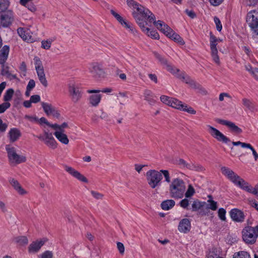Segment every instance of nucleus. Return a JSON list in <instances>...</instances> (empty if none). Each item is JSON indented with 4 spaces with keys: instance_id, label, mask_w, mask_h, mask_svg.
Wrapping results in <instances>:
<instances>
[{
    "instance_id": "58",
    "label": "nucleus",
    "mask_w": 258,
    "mask_h": 258,
    "mask_svg": "<svg viewBox=\"0 0 258 258\" xmlns=\"http://www.w3.org/2000/svg\"><path fill=\"white\" fill-rule=\"evenodd\" d=\"M52 257L53 253L49 250L45 251L41 254V258H52Z\"/></svg>"
},
{
    "instance_id": "11",
    "label": "nucleus",
    "mask_w": 258,
    "mask_h": 258,
    "mask_svg": "<svg viewBox=\"0 0 258 258\" xmlns=\"http://www.w3.org/2000/svg\"><path fill=\"white\" fill-rule=\"evenodd\" d=\"M14 20V13L11 10H8L1 15V25L6 28L9 27Z\"/></svg>"
},
{
    "instance_id": "6",
    "label": "nucleus",
    "mask_w": 258,
    "mask_h": 258,
    "mask_svg": "<svg viewBox=\"0 0 258 258\" xmlns=\"http://www.w3.org/2000/svg\"><path fill=\"white\" fill-rule=\"evenodd\" d=\"M246 22L251 30L258 35V11L253 10L247 13Z\"/></svg>"
},
{
    "instance_id": "32",
    "label": "nucleus",
    "mask_w": 258,
    "mask_h": 258,
    "mask_svg": "<svg viewBox=\"0 0 258 258\" xmlns=\"http://www.w3.org/2000/svg\"><path fill=\"white\" fill-rule=\"evenodd\" d=\"M241 189L249 193L252 194L254 195L258 196V183L255 185L254 188H253L247 182L245 181V184H243V186L241 187Z\"/></svg>"
},
{
    "instance_id": "19",
    "label": "nucleus",
    "mask_w": 258,
    "mask_h": 258,
    "mask_svg": "<svg viewBox=\"0 0 258 258\" xmlns=\"http://www.w3.org/2000/svg\"><path fill=\"white\" fill-rule=\"evenodd\" d=\"M69 92L72 101L76 103L82 97V92L81 90L77 87H75L74 85H70L69 87Z\"/></svg>"
},
{
    "instance_id": "18",
    "label": "nucleus",
    "mask_w": 258,
    "mask_h": 258,
    "mask_svg": "<svg viewBox=\"0 0 258 258\" xmlns=\"http://www.w3.org/2000/svg\"><path fill=\"white\" fill-rule=\"evenodd\" d=\"M41 105L44 112L47 115H52L57 118L59 117L60 113L51 104L42 102Z\"/></svg>"
},
{
    "instance_id": "39",
    "label": "nucleus",
    "mask_w": 258,
    "mask_h": 258,
    "mask_svg": "<svg viewBox=\"0 0 258 258\" xmlns=\"http://www.w3.org/2000/svg\"><path fill=\"white\" fill-rule=\"evenodd\" d=\"M15 242L20 245H26L28 243V239L24 236H17L14 239Z\"/></svg>"
},
{
    "instance_id": "26",
    "label": "nucleus",
    "mask_w": 258,
    "mask_h": 258,
    "mask_svg": "<svg viewBox=\"0 0 258 258\" xmlns=\"http://www.w3.org/2000/svg\"><path fill=\"white\" fill-rule=\"evenodd\" d=\"M9 181L19 194L24 195L27 193V191L22 187L20 183L16 179L10 178L9 179Z\"/></svg>"
},
{
    "instance_id": "40",
    "label": "nucleus",
    "mask_w": 258,
    "mask_h": 258,
    "mask_svg": "<svg viewBox=\"0 0 258 258\" xmlns=\"http://www.w3.org/2000/svg\"><path fill=\"white\" fill-rule=\"evenodd\" d=\"M186 168L191 170H195V171H202L204 169L203 167H202L201 165L195 164L192 162H190L187 164Z\"/></svg>"
},
{
    "instance_id": "22",
    "label": "nucleus",
    "mask_w": 258,
    "mask_h": 258,
    "mask_svg": "<svg viewBox=\"0 0 258 258\" xmlns=\"http://www.w3.org/2000/svg\"><path fill=\"white\" fill-rule=\"evenodd\" d=\"M110 13L122 26H124L127 29H130V30L132 33H135L136 30L134 29L132 25L126 22L121 16H120L118 14H117L113 10L110 11Z\"/></svg>"
},
{
    "instance_id": "62",
    "label": "nucleus",
    "mask_w": 258,
    "mask_h": 258,
    "mask_svg": "<svg viewBox=\"0 0 258 258\" xmlns=\"http://www.w3.org/2000/svg\"><path fill=\"white\" fill-rule=\"evenodd\" d=\"M247 148L249 149L252 151L255 161H257L258 159V154L256 153L253 147L249 144V147H247Z\"/></svg>"
},
{
    "instance_id": "46",
    "label": "nucleus",
    "mask_w": 258,
    "mask_h": 258,
    "mask_svg": "<svg viewBox=\"0 0 258 258\" xmlns=\"http://www.w3.org/2000/svg\"><path fill=\"white\" fill-rule=\"evenodd\" d=\"M34 60L36 71L44 70L42 62L38 57L35 56L34 58Z\"/></svg>"
},
{
    "instance_id": "3",
    "label": "nucleus",
    "mask_w": 258,
    "mask_h": 258,
    "mask_svg": "<svg viewBox=\"0 0 258 258\" xmlns=\"http://www.w3.org/2000/svg\"><path fill=\"white\" fill-rule=\"evenodd\" d=\"M133 16L142 30L148 36H150L152 38H154L155 39H158L159 38V35L156 30H151L149 28L146 27V26L148 25L146 21L140 18L138 14L135 12L133 13Z\"/></svg>"
},
{
    "instance_id": "23",
    "label": "nucleus",
    "mask_w": 258,
    "mask_h": 258,
    "mask_svg": "<svg viewBox=\"0 0 258 258\" xmlns=\"http://www.w3.org/2000/svg\"><path fill=\"white\" fill-rule=\"evenodd\" d=\"M190 221L188 219L184 218L179 222L178 226V230L179 232L183 233H187L190 231Z\"/></svg>"
},
{
    "instance_id": "52",
    "label": "nucleus",
    "mask_w": 258,
    "mask_h": 258,
    "mask_svg": "<svg viewBox=\"0 0 258 258\" xmlns=\"http://www.w3.org/2000/svg\"><path fill=\"white\" fill-rule=\"evenodd\" d=\"M11 104L9 102H4L0 104V113H4L7 109L10 108Z\"/></svg>"
},
{
    "instance_id": "54",
    "label": "nucleus",
    "mask_w": 258,
    "mask_h": 258,
    "mask_svg": "<svg viewBox=\"0 0 258 258\" xmlns=\"http://www.w3.org/2000/svg\"><path fill=\"white\" fill-rule=\"evenodd\" d=\"M161 173H162L165 178V181L168 183H171L170 177L168 170H161L160 171Z\"/></svg>"
},
{
    "instance_id": "17",
    "label": "nucleus",
    "mask_w": 258,
    "mask_h": 258,
    "mask_svg": "<svg viewBox=\"0 0 258 258\" xmlns=\"http://www.w3.org/2000/svg\"><path fill=\"white\" fill-rule=\"evenodd\" d=\"M64 170L68 172L70 174L73 176L74 177L77 178L78 180L87 183L88 180L87 178L85 177L83 174H82L80 172L75 169L72 167L65 165L64 166Z\"/></svg>"
},
{
    "instance_id": "53",
    "label": "nucleus",
    "mask_w": 258,
    "mask_h": 258,
    "mask_svg": "<svg viewBox=\"0 0 258 258\" xmlns=\"http://www.w3.org/2000/svg\"><path fill=\"white\" fill-rule=\"evenodd\" d=\"M51 45V41L42 40L41 42V47L45 49H48L50 48Z\"/></svg>"
},
{
    "instance_id": "4",
    "label": "nucleus",
    "mask_w": 258,
    "mask_h": 258,
    "mask_svg": "<svg viewBox=\"0 0 258 258\" xmlns=\"http://www.w3.org/2000/svg\"><path fill=\"white\" fill-rule=\"evenodd\" d=\"M147 180L149 185L155 188L160 184L162 179V174L156 170H150L146 173Z\"/></svg>"
},
{
    "instance_id": "8",
    "label": "nucleus",
    "mask_w": 258,
    "mask_h": 258,
    "mask_svg": "<svg viewBox=\"0 0 258 258\" xmlns=\"http://www.w3.org/2000/svg\"><path fill=\"white\" fill-rule=\"evenodd\" d=\"M89 72L96 78H104L105 72L102 65L98 62H93L90 64Z\"/></svg>"
},
{
    "instance_id": "41",
    "label": "nucleus",
    "mask_w": 258,
    "mask_h": 258,
    "mask_svg": "<svg viewBox=\"0 0 258 258\" xmlns=\"http://www.w3.org/2000/svg\"><path fill=\"white\" fill-rule=\"evenodd\" d=\"M233 258H251V256L247 252L240 251L235 252L233 255Z\"/></svg>"
},
{
    "instance_id": "45",
    "label": "nucleus",
    "mask_w": 258,
    "mask_h": 258,
    "mask_svg": "<svg viewBox=\"0 0 258 258\" xmlns=\"http://www.w3.org/2000/svg\"><path fill=\"white\" fill-rule=\"evenodd\" d=\"M204 203H205L201 202L198 200L194 201L192 204V211H197L201 209L203 207Z\"/></svg>"
},
{
    "instance_id": "47",
    "label": "nucleus",
    "mask_w": 258,
    "mask_h": 258,
    "mask_svg": "<svg viewBox=\"0 0 258 258\" xmlns=\"http://www.w3.org/2000/svg\"><path fill=\"white\" fill-rule=\"evenodd\" d=\"M19 36L24 40L26 41H29L30 38H28V36L26 35V31L23 28H19L17 30Z\"/></svg>"
},
{
    "instance_id": "63",
    "label": "nucleus",
    "mask_w": 258,
    "mask_h": 258,
    "mask_svg": "<svg viewBox=\"0 0 258 258\" xmlns=\"http://www.w3.org/2000/svg\"><path fill=\"white\" fill-rule=\"evenodd\" d=\"M35 86V82L34 80L31 79L27 86V90H32Z\"/></svg>"
},
{
    "instance_id": "1",
    "label": "nucleus",
    "mask_w": 258,
    "mask_h": 258,
    "mask_svg": "<svg viewBox=\"0 0 258 258\" xmlns=\"http://www.w3.org/2000/svg\"><path fill=\"white\" fill-rule=\"evenodd\" d=\"M185 188V183L182 179L179 178L173 179L169 186L170 197L175 199L182 198Z\"/></svg>"
},
{
    "instance_id": "57",
    "label": "nucleus",
    "mask_w": 258,
    "mask_h": 258,
    "mask_svg": "<svg viewBox=\"0 0 258 258\" xmlns=\"http://www.w3.org/2000/svg\"><path fill=\"white\" fill-rule=\"evenodd\" d=\"M180 207L184 209H187L189 205V201L187 199L182 200L179 203Z\"/></svg>"
},
{
    "instance_id": "21",
    "label": "nucleus",
    "mask_w": 258,
    "mask_h": 258,
    "mask_svg": "<svg viewBox=\"0 0 258 258\" xmlns=\"http://www.w3.org/2000/svg\"><path fill=\"white\" fill-rule=\"evenodd\" d=\"M46 241L47 240L46 239H43L40 240L33 241L28 247L29 252L30 253H35L37 252Z\"/></svg>"
},
{
    "instance_id": "15",
    "label": "nucleus",
    "mask_w": 258,
    "mask_h": 258,
    "mask_svg": "<svg viewBox=\"0 0 258 258\" xmlns=\"http://www.w3.org/2000/svg\"><path fill=\"white\" fill-rule=\"evenodd\" d=\"M215 121L219 124L227 126L231 132L236 134H239L242 132V130L233 122L220 118H216Z\"/></svg>"
},
{
    "instance_id": "27",
    "label": "nucleus",
    "mask_w": 258,
    "mask_h": 258,
    "mask_svg": "<svg viewBox=\"0 0 258 258\" xmlns=\"http://www.w3.org/2000/svg\"><path fill=\"white\" fill-rule=\"evenodd\" d=\"M10 51V47L9 45H5L0 50V64L2 66L5 65L7 61Z\"/></svg>"
},
{
    "instance_id": "14",
    "label": "nucleus",
    "mask_w": 258,
    "mask_h": 258,
    "mask_svg": "<svg viewBox=\"0 0 258 258\" xmlns=\"http://www.w3.org/2000/svg\"><path fill=\"white\" fill-rule=\"evenodd\" d=\"M209 128V132L211 135L216 139L218 141L227 144L230 142V140L220 132L216 128L208 125L207 126Z\"/></svg>"
},
{
    "instance_id": "29",
    "label": "nucleus",
    "mask_w": 258,
    "mask_h": 258,
    "mask_svg": "<svg viewBox=\"0 0 258 258\" xmlns=\"http://www.w3.org/2000/svg\"><path fill=\"white\" fill-rule=\"evenodd\" d=\"M209 199L207 201V202L209 203L207 205V211H201L200 213L202 215H205L208 214L209 212L208 210L211 209L213 211H215L217 209V202L213 201L212 200V196L210 195L208 196Z\"/></svg>"
},
{
    "instance_id": "50",
    "label": "nucleus",
    "mask_w": 258,
    "mask_h": 258,
    "mask_svg": "<svg viewBox=\"0 0 258 258\" xmlns=\"http://www.w3.org/2000/svg\"><path fill=\"white\" fill-rule=\"evenodd\" d=\"M226 210L222 208H221L219 209L218 212V215L219 218L222 221H225L226 220Z\"/></svg>"
},
{
    "instance_id": "2",
    "label": "nucleus",
    "mask_w": 258,
    "mask_h": 258,
    "mask_svg": "<svg viewBox=\"0 0 258 258\" xmlns=\"http://www.w3.org/2000/svg\"><path fill=\"white\" fill-rule=\"evenodd\" d=\"M222 173L226 176L234 184L241 188L245 181L239 176L235 173L234 171L226 167H222L221 168Z\"/></svg>"
},
{
    "instance_id": "16",
    "label": "nucleus",
    "mask_w": 258,
    "mask_h": 258,
    "mask_svg": "<svg viewBox=\"0 0 258 258\" xmlns=\"http://www.w3.org/2000/svg\"><path fill=\"white\" fill-rule=\"evenodd\" d=\"M229 215L234 222L242 223L244 221L245 216L243 212L237 208L231 209L229 212Z\"/></svg>"
},
{
    "instance_id": "61",
    "label": "nucleus",
    "mask_w": 258,
    "mask_h": 258,
    "mask_svg": "<svg viewBox=\"0 0 258 258\" xmlns=\"http://www.w3.org/2000/svg\"><path fill=\"white\" fill-rule=\"evenodd\" d=\"M117 247L118 250L121 254L124 253V246L122 243L120 242H117Z\"/></svg>"
},
{
    "instance_id": "30",
    "label": "nucleus",
    "mask_w": 258,
    "mask_h": 258,
    "mask_svg": "<svg viewBox=\"0 0 258 258\" xmlns=\"http://www.w3.org/2000/svg\"><path fill=\"white\" fill-rule=\"evenodd\" d=\"M1 75L3 76H6L10 80H18L16 75L12 74L9 71V67L8 66H2Z\"/></svg>"
},
{
    "instance_id": "34",
    "label": "nucleus",
    "mask_w": 258,
    "mask_h": 258,
    "mask_svg": "<svg viewBox=\"0 0 258 258\" xmlns=\"http://www.w3.org/2000/svg\"><path fill=\"white\" fill-rule=\"evenodd\" d=\"M144 96L145 100L148 102V103L152 105L155 103V100L154 99L155 96L151 90H146L144 92Z\"/></svg>"
},
{
    "instance_id": "49",
    "label": "nucleus",
    "mask_w": 258,
    "mask_h": 258,
    "mask_svg": "<svg viewBox=\"0 0 258 258\" xmlns=\"http://www.w3.org/2000/svg\"><path fill=\"white\" fill-rule=\"evenodd\" d=\"M173 98L169 97L166 95H162L160 97L161 101L164 104L168 105V106L170 105V103L171 102V100H172Z\"/></svg>"
},
{
    "instance_id": "37",
    "label": "nucleus",
    "mask_w": 258,
    "mask_h": 258,
    "mask_svg": "<svg viewBox=\"0 0 258 258\" xmlns=\"http://www.w3.org/2000/svg\"><path fill=\"white\" fill-rule=\"evenodd\" d=\"M137 11L138 12V13H137L136 12V13L138 14V15L140 18L141 17H140L139 15H140L142 17L146 19L147 17V15L150 14V10L148 9L145 8L141 5L139 7H138V9L137 10ZM133 13H134V12Z\"/></svg>"
},
{
    "instance_id": "64",
    "label": "nucleus",
    "mask_w": 258,
    "mask_h": 258,
    "mask_svg": "<svg viewBox=\"0 0 258 258\" xmlns=\"http://www.w3.org/2000/svg\"><path fill=\"white\" fill-rule=\"evenodd\" d=\"M185 13L191 19H194L196 17V13L192 10H185Z\"/></svg>"
},
{
    "instance_id": "33",
    "label": "nucleus",
    "mask_w": 258,
    "mask_h": 258,
    "mask_svg": "<svg viewBox=\"0 0 258 258\" xmlns=\"http://www.w3.org/2000/svg\"><path fill=\"white\" fill-rule=\"evenodd\" d=\"M101 95L99 94L91 95L89 98V103L92 106H97L101 101Z\"/></svg>"
},
{
    "instance_id": "56",
    "label": "nucleus",
    "mask_w": 258,
    "mask_h": 258,
    "mask_svg": "<svg viewBox=\"0 0 258 258\" xmlns=\"http://www.w3.org/2000/svg\"><path fill=\"white\" fill-rule=\"evenodd\" d=\"M232 144L234 146H239V145H240L243 148H247V147H249V144L248 143H243V142H241L240 141L232 142Z\"/></svg>"
},
{
    "instance_id": "43",
    "label": "nucleus",
    "mask_w": 258,
    "mask_h": 258,
    "mask_svg": "<svg viewBox=\"0 0 258 258\" xmlns=\"http://www.w3.org/2000/svg\"><path fill=\"white\" fill-rule=\"evenodd\" d=\"M219 251L216 248H212L207 254V258H219Z\"/></svg>"
},
{
    "instance_id": "9",
    "label": "nucleus",
    "mask_w": 258,
    "mask_h": 258,
    "mask_svg": "<svg viewBox=\"0 0 258 258\" xmlns=\"http://www.w3.org/2000/svg\"><path fill=\"white\" fill-rule=\"evenodd\" d=\"M170 106L176 109L186 111L190 114H195L196 111L191 107H188L186 104L183 103L181 101L173 98L171 100Z\"/></svg>"
},
{
    "instance_id": "60",
    "label": "nucleus",
    "mask_w": 258,
    "mask_h": 258,
    "mask_svg": "<svg viewBox=\"0 0 258 258\" xmlns=\"http://www.w3.org/2000/svg\"><path fill=\"white\" fill-rule=\"evenodd\" d=\"M8 127L6 123H4L3 120L0 118V134L4 133Z\"/></svg>"
},
{
    "instance_id": "55",
    "label": "nucleus",
    "mask_w": 258,
    "mask_h": 258,
    "mask_svg": "<svg viewBox=\"0 0 258 258\" xmlns=\"http://www.w3.org/2000/svg\"><path fill=\"white\" fill-rule=\"evenodd\" d=\"M214 22L216 25V29L219 31L220 32L222 28V25L221 24V21L220 19L217 17H215L214 18Z\"/></svg>"
},
{
    "instance_id": "10",
    "label": "nucleus",
    "mask_w": 258,
    "mask_h": 258,
    "mask_svg": "<svg viewBox=\"0 0 258 258\" xmlns=\"http://www.w3.org/2000/svg\"><path fill=\"white\" fill-rule=\"evenodd\" d=\"M242 238L243 240L248 244H253L256 241L253 227H246L242 231Z\"/></svg>"
},
{
    "instance_id": "24",
    "label": "nucleus",
    "mask_w": 258,
    "mask_h": 258,
    "mask_svg": "<svg viewBox=\"0 0 258 258\" xmlns=\"http://www.w3.org/2000/svg\"><path fill=\"white\" fill-rule=\"evenodd\" d=\"M179 78L184 81L185 83L190 85V86L195 89H199L204 94H207V91L203 88H202L200 85L196 83L194 81L191 80L188 77H185L184 75H180Z\"/></svg>"
},
{
    "instance_id": "20",
    "label": "nucleus",
    "mask_w": 258,
    "mask_h": 258,
    "mask_svg": "<svg viewBox=\"0 0 258 258\" xmlns=\"http://www.w3.org/2000/svg\"><path fill=\"white\" fill-rule=\"evenodd\" d=\"M154 54L155 57L158 59L159 61L163 64L165 65L166 67V69L168 71L171 73H175L178 72L179 70L176 68H174L168 62L167 60L163 57L160 54L156 52H154Z\"/></svg>"
},
{
    "instance_id": "5",
    "label": "nucleus",
    "mask_w": 258,
    "mask_h": 258,
    "mask_svg": "<svg viewBox=\"0 0 258 258\" xmlns=\"http://www.w3.org/2000/svg\"><path fill=\"white\" fill-rule=\"evenodd\" d=\"M6 150L8 153L9 159L11 162L20 164L26 161V157L17 154L15 148L11 145H6Z\"/></svg>"
},
{
    "instance_id": "12",
    "label": "nucleus",
    "mask_w": 258,
    "mask_h": 258,
    "mask_svg": "<svg viewBox=\"0 0 258 258\" xmlns=\"http://www.w3.org/2000/svg\"><path fill=\"white\" fill-rule=\"evenodd\" d=\"M218 39L215 36L212 32L210 33V48L211 50V54L213 60L217 64H219L220 60L218 55V50L217 49V45Z\"/></svg>"
},
{
    "instance_id": "25",
    "label": "nucleus",
    "mask_w": 258,
    "mask_h": 258,
    "mask_svg": "<svg viewBox=\"0 0 258 258\" xmlns=\"http://www.w3.org/2000/svg\"><path fill=\"white\" fill-rule=\"evenodd\" d=\"M146 19L148 20L150 23L153 22L157 29L161 31L163 30V27H164V25H167L162 21L158 20L156 21L155 15L150 11V14L147 15Z\"/></svg>"
},
{
    "instance_id": "28",
    "label": "nucleus",
    "mask_w": 258,
    "mask_h": 258,
    "mask_svg": "<svg viewBox=\"0 0 258 258\" xmlns=\"http://www.w3.org/2000/svg\"><path fill=\"white\" fill-rule=\"evenodd\" d=\"M21 136L20 131L17 128H11L9 133L8 137L10 142L13 143L17 141Z\"/></svg>"
},
{
    "instance_id": "59",
    "label": "nucleus",
    "mask_w": 258,
    "mask_h": 258,
    "mask_svg": "<svg viewBox=\"0 0 258 258\" xmlns=\"http://www.w3.org/2000/svg\"><path fill=\"white\" fill-rule=\"evenodd\" d=\"M30 100L32 103H37L40 101V97L38 95H34L31 96Z\"/></svg>"
},
{
    "instance_id": "13",
    "label": "nucleus",
    "mask_w": 258,
    "mask_h": 258,
    "mask_svg": "<svg viewBox=\"0 0 258 258\" xmlns=\"http://www.w3.org/2000/svg\"><path fill=\"white\" fill-rule=\"evenodd\" d=\"M161 31L167 37L172 40H173L175 42H177L181 45H183L184 44V41L182 38L178 34L175 33L167 25H164V27H163V29Z\"/></svg>"
},
{
    "instance_id": "35",
    "label": "nucleus",
    "mask_w": 258,
    "mask_h": 258,
    "mask_svg": "<svg viewBox=\"0 0 258 258\" xmlns=\"http://www.w3.org/2000/svg\"><path fill=\"white\" fill-rule=\"evenodd\" d=\"M175 204L174 200H167L161 203V207L163 210H169L174 206Z\"/></svg>"
},
{
    "instance_id": "38",
    "label": "nucleus",
    "mask_w": 258,
    "mask_h": 258,
    "mask_svg": "<svg viewBox=\"0 0 258 258\" xmlns=\"http://www.w3.org/2000/svg\"><path fill=\"white\" fill-rule=\"evenodd\" d=\"M242 102L243 105L251 111L257 110L255 108L254 104L249 99L247 98H243L242 99Z\"/></svg>"
},
{
    "instance_id": "36",
    "label": "nucleus",
    "mask_w": 258,
    "mask_h": 258,
    "mask_svg": "<svg viewBox=\"0 0 258 258\" xmlns=\"http://www.w3.org/2000/svg\"><path fill=\"white\" fill-rule=\"evenodd\" d=\"M39 81L44 87L48 86L47 81L46 80L44 70L36 71Z\"/></svg>"
},
{
    "instance_id": "48",
    "label": "nucleus",
    "mask_w": 258,
    "mask_h": 258,
    "mask_svg": "<svg viewBox=\"0 0 258 258\" xmlns=\"http://www.w3.org/2000/svg\"><path fill=\"white\" fill-rule=\"evenodd\" d=\"M126 3L127 6L133 9H138V7H139L141 5L138 3L136 2L134 0H127Z\"/></svg>"
},
{
    "instance_id": "31",
    "label": "nucleus",
    "mask_w": 258,
    "mask_h": 258,
    "mask_svg": "<svg viewBox=\"0 0 258 258\" xmlns=\"http://www.w3.org/2000/svg\"><path fill=\"white\" fill-rule=\"evenodd\" d=\"M53 134L56 138L62 144L64 145L69 144V140L64 132L55 131Z\"/></svg>"
},
{
    "instance_id": "44",
    "label": "nucleus",
    "mask_w": 258,
    "mask_h": 258,
    "mask_svg": "<svg viewBox=\"0 0 258 258\" xmlns=\"http://www.w3.org/2000/svg\"><path fill=\"white\" fill-rule=\"evenodd\" d=\"M10 6L9 0H0V13L7 11Z\"/></svg>"
},
{
    "instance_id": "51",
    "label": "nucleus",
    "mask_w": 258,
    "mask_h": 258,
    "mask_svg": "<svg viewBox=\"0 0 258 258\" xmlns=\"http://www.w3.org/2000/svg\"><path fill=\"white\" fill-rule=\"evenodd\" d=\"M195 190L194 188L191 185H189L188 189L185 193V197L190 198L195 194Z\"/></svg>"
},
{
    "instance_id": "42",
    "label": "nucleus",
    "mask_w": 258,
    "mask_h": 258,
    "mask_svg": "<svg viewBox=\"0 0 258 258\" xmlns=\"http://www.w3.org/2000/svg\"><path fill=\"white\" fill-rule=\"evenodd\" d=\"M14 91L12 88L8 89L4 95V100L5 102H8L12 99Z\"/></svg>"
},
{
    "instance_id": "7",
    "label": "nucleus",
    "mask_w": 258,
    "mask_h": 258,
    "mask_svg": "<svg viewBox=\"0 0 258 258\" xmlns=\"http://www.w3.org/2000/svg\"><path fill=\"white\" fill-rule=\"evenodd\" d=\"M36 137L40 140L43 141L45 144L48 147L55 149L57 147V143L53 137L52 134L48 131L44 130L43 135L37 136Z\"/></svg>"
}]
</instances>
